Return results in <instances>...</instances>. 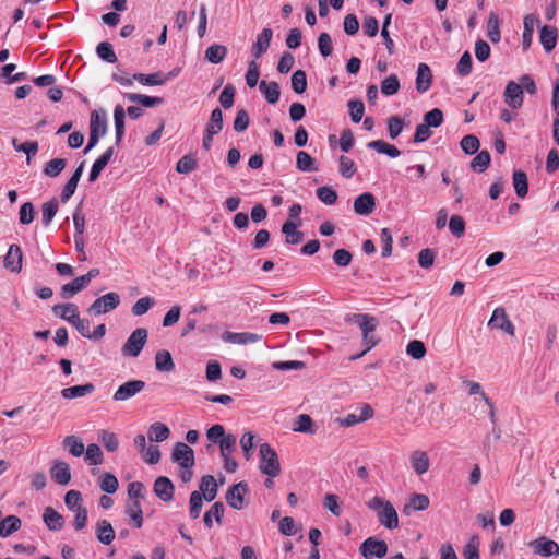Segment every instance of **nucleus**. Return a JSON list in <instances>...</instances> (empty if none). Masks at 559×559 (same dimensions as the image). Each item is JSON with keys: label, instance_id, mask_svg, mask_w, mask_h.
<instances>
[{"label": "nucleus", "instance_id": "5", "mask_svg": "<svg viewBox=\"0 0 559 559\" xmlns=\"http://www.w3.org/2000/svg\"><path fill=\"white\" fill-rule=\"evenodd\" d=\"M107 131V121L104 115L98 114V111L94 110L91 114L90 121V136L86 147L84 148V153L91 151L99 141V138L104 135Z\"/></svg>", "mask_w": 559, "mask_h": 559}, {"label": "nucleus", "instance_id": "23", "mask_svg": "<svg viewBox=\"0 0 559 559\" xmlns=\"http://www.w3.org/2000/svg\"><path fill=\"white\" fill-rule=\"evenodd\" d=\"M200 492L206 501H213L217 495V483L212 475H205L200 481Z\"/></svg>", "mask_w": 559, "mask_h": 559}, {"label": "nucleus", "instance_id": "6", "mask_svg": "<svg viewBox=\"0 0 559 559\" xmlns=\"http://www.w3.org/2000/svg\"><path fill=\"white\" fill-rule=\"evenodd\" d=\"M120 304V296L117 293H108L96 300L88 307L87 312L94 316L107 313L116 309Z\"/></svg>", "mask_w": 559, "mask_h": 559}, {"label": "nucleus", "instance_id": "51", "mask_svg": "<svg viewBox=\"0 0 559 559\" xmlns=\"http://www.w3.org/2000/svg\"><path fill=\"white\" fill-rule=\"evenodd\" d=\"M429 503L430 500L428 496L415 493L411 497L409 503L404 507L403 512L407 513L409 508H413L416 511H424L429 507Z\"/></svg>", "mask_w": 559, "mask_h": 559}, {"label": "nucleus", "instance_id": "9", "mask_svg": "<svg viewBox=\"0 0 559 559\" xmlns=\"http://www.w3.org/2000/svg\"><path fill=\"white\" fill-rule=\"evenodd\" d=\"M360 552L365 558H383L388 552V545L384 540L368 537L360 545Z\"/></svg>", "mask_w": 559, "mask_h": 559}, {"label": "nucleus", "instance_id": "60", "mask_svg": "<svg viewBox=\"0 0 559 559\" xmlns=\"http://www.w3.org/2000/svg\"><path fill=\"white\" fill-rule=\"evenodd\" d=\"M426 346L419 340L411 341L406 346V353L414 359H423L426 355Z\"/></svg>", "mask_w": 559, "mask_h": 559}, {"label": "nucleus", "instance_id": "25", "mask_svg": "<svg viewBox=\"0 0 559 559\" xmlns=\"http://www.w3.org/2000/svg\"><path fill=\"white\" fill-rule=\"evenodd\" d=\"M155 367L159 372H171L175 370V362L167 349H160L155 355Z\"/></svg>", "mask_w": 559, "mask_h": 559}, {"label": "nucleus", "instance_id": "3", "mask_svg": "<svg viewBox=\"0 0 559 559\" xmlns=\"http://www.w3.org/2000/svg\"><path fill=\"white\" fill-rule=\"evenodd\" d=\"M260 464L262 474L269 477H277L281 474V464L276 451L269 444H260Z\"/></svg>", "mask_w": 559, "mask_h": 559}, {"label": "nucleus", "instance_id": "21", "mask_svg": "<svg viewBox=\"0 0 559 559\" xmlns=\"http://www.w3.org/2000/svg\"><path fill=\"white\" fill-rule=\"evenodd\" d=\"M411 464L413 469L418 474L423 475L428 472L430 466V460L427 452L416 450L411 454Z\"/></svg>", "mask_w": 559, "mask_h": 559}, {"label": "nucleus", "instance_id": "28", "mask_svg": "<svg viewBox=\"0 0 559 559\" xmlns=\"http://www.w3.org/2000/svg\"><path fill=\"white\" fill-rule=\"evenodd\" d=\"M22 526V521L16 515H8L1 521L0 537L7 538L17 532Z\"/></svg>", "mask_w": 559, "mask_h": 559}, {"label": "nucleus", "instance_id": "55", "mask_svg": "<svg viewBox=\"0 0 559 559\" xmlns=\"http://www.w3.org/2000/svg\"><path fill=\"white\" fill-rule=\"evenodd\" d=\"M400 90V81L395 74H390L381 82V92L385 96L394 95Z\"/></svg>", "mask_w": 559, "mask_h": 559}, {"label": "nucleus", "instance_id": "29", "mask_svg": "<svg viewBox=\"0 0 559 559\" xmlns=\"http://www.w3.org/2000/svg\"><path fill=\"white\" fill-rule=\"evenodd\" d=\"M223 338L226 342H230L233 344H248L259 342L262 336L254 333H234V332H225Z\"/></svg>", "mask_w": 559, "mask_h": 559}, {"label": "nucleus", "instance_id": "36", "mask_svg": "<svg viewBox=\"0 0 559 559\" xmlns=\"http://www.w3.org/2000/svg\"><path fill=\"white\" fill-rule=\"evenodd\" d=\"M170 435L169 428L159 421L153 423L148 428V439L154 442H163Z\"/></svg>", "mask_w": 559, "mask_h": 559}, {"label": "nucleus", "instance_id": "35", "mask_svg": "<svg viewBox=\"0 0 559 559\" xmlns=\"http://www.w3.org/2000/svg\"><path fill=\"white\" fill-rule=\"evenodd\" d=\"M62 444L69 451V453L75 457L81 456L85 451L82 439L74 435L67 436L63 439Z\"/></svg>", "mask_w": 559, "mask_h": 559}, {"label": "nucleus", "instance_id": "1", "mask_svg": "<svg viewBox=\"0 0 559 559\" xmlns=\"http://www.w3.org/2000/svg\"><path fill=\"white\" fill-rule=\"evenodd\" d=\"M367 506L377 512L379 522L385 528L394 530L399 526L397 512L389 500L376 496L367 502Z\"/></svg>", "mask_w": 559, "mask_h": 559}, {"label": "nucleus", "instance_id": "18", "mask_svg": "<svg viewBox=\"0 0 559 559\" xmlns=\"http://www.w3.org/2000/svg\"><path fill=\"white\" fill-rule=\"evenodd\" d=\"M273 36V31L270 27L264 28L257 37L255 43L252 46V53L254 58H260L265 53L270 47Z\"/></svg>", "mask_w": 559, "mask_h": 559}, {"label": "nucleus", "instance_id": "16", "mask_svg": "<svg viewBox=\"0 0 559 559\" xmlns=\"http://www.w3.org/2000/svg\"><path fill=\"white\" fill-rule=\"evenodd\" d=\"M530 546L533 548L534 554L549 557L559 555V545L546 537H540L538 539L532 540Z\"/></svg>", "mask_w": 559, "mask_h": 559}, {"label": "nucleus", "instance_id": "12", "mask_svg": "<svg viewBox=\"0 0 559 559\" xmlns=\"http://www.w3.org/2000/svg\"><path fill=\"white\" fill-rule=\"evenodd\" d=\"M153 490L162 501L169 502L174 498L175 486L168 477L159 476L154 481Z\"/></svg>", "mask_w": 559, "mask_h": 559}, {"label": "nucleus", "instance_id": "4", "mask_svg": "<svg viewBox=\"0 0 559 559\" xmlns=\"http://www.w3.org/2000/svg\"><path fill=\"white\" fill-rule=\"evenodd\" d=\"M147 330L144 328L135 329L127 342L123 344L121 352L124 357L135 358L140 355L147 341Z\"/></svg>", "mask_w": 559, "mask_h": 559}, {"label": "nucleus", "instance_id": "59", "mask_svg": "<svg viewBox=\"0 0 559 559\" xmlns=\"http://www.w3.org/2000/svg\"><path fill=\"white\" fill-rule=\"evenodd\" d=\"M12 145L17 152H23L26 154L27 163L29 164L31 158L35 156L38 152V143L36 141L24 142L22 144H17L16 140H12Z\"/></svg>", "mask_w": 559, "mask_h": 559}, {"label": "nucleus", "instance_id": "61", "mask_svg": "<svg viewBox=\"0 0 559 559\" xmlns=\"http://www.w3.org/2000/svg\"><path fill=\"white\" fill-rule=\"evenodd\" d=\"M349 115L353 122L361 121L365 114V105L360 99H352L348 102Z\"/></svg>", "mask_w": 559, "mask_h": 559}, {"label": "nucleus", "instance_id": "11", "mask_svg": "<svg viewBox=\"0 0 559 559\" xmlns=\"http://www.w3.org/2000/svg\"><path fill=\"white\" fill-rule=\"evenodd\" d=\"M248 492V485L240 481L231 486L226 493V501L230 508L241 510L245 507L243 497Z\"/></svg>", "mask_w": 559, "mask_h": 559}, {"label": "nucleus", "instance_id": "2", "mask_svg": "<svg viewBox=\"0 0 559 559\" xmlns=\"http://www.w3.org/2000/svg\"><path fill=\"white\" fill-rule=\"evenodd\" d=\"M353 320L360 328V330L362 332V342L366 345V348H365V350H362V353L353 357V359H357V358L364 356L371 348H373L378 343V341L376 340V337L373 335V332L376 331V328H377V319L367 313H357V314H354Z\"/></svg>", "mask_w": 559, "mask_h": 559}, {"label": "nucleus", "instance_id": "37", "mask_svg": "<svg viewBox=\"0 0 559 559\" xmlns=\"http://www.w3.org/2000/svg\"><path fill=\"white\" fill-rule=\"evenodd\" d=\"M225 507L221 501L215 502L203 516V522L206 527L211 528L213 525L212 518H215L217 524H222V518L224 515Z\"/></svg>", "mask_w": 559, "mask_h": 559}, {"label": "nucleus", "instance_id": "62", "mask_svg": "<svg viewBox=\"0 0 559 559\" xmlns=\"http://www.w3.org/2000/svg\"><path fill=\"white\" fill-rule=\"evenodd\" d=\"M35 217V210L32 202H25L19 211V222L22 225H29Z\"/></svg>", "mask_w": 559, "mask_h": 559}, {"label": "nucleus", "instance_id": "56", "mask_svg": "<svg viewBox=\"0 0 559 559\" xmlns=\"http://www.w3.org/2000/svg\"><path fill=\"white\" fill-rule=\"evenodd\" d=\"M292 88L297 94H302L307 90V74L304 70H297L292 75Z\"/></svg>", "mask_w": 559, "mask_h": 559}, {"label": "nucleus", "instance_id": "24", "mask_svg": "<svg viewBox=\"0 0 559 559\" xmlns=\"http://www.w3.org/2000/svg\"><path fill=\"white\" fill-rule=\"evenodd\" d=\"M43 520L50 531H59L64 525L63 516L51 507L44 510Z\"/></svg>", "mask_w": 559, "mask_h": 559}, {"label": "nucleus", "instance_id": "34", "mask_svg": "<svg viewBox=\"0 0 559 559\" xmlns=\"http://www.w3.org/2000/svg\"><path fill=\"white\" fill-rule=\"evenodd\" d=\"M59 210V203L56 198L45 202L41 205V223L45 227H48Z\"/></svg>", "mask_w": 559, "mask_h": 559}, {"label": "nucleus", "instance_id": "38", "mask_svg": "<svg viewBox=\"0 0 559 559\" xmlns=\"http://www.w3.org/2000/svg\"><path fill=\"white\" fill-rule=\"evenodd\" d=\"M52 312L55 316H58L61 319L71 323L79 313V310L78 306L74 304H61L53 306Z\"/></svg>", "mask_w": 559, "mask_h": 559}, {"label": "nucleus", "instance_id": "63", "mask_svg": "<svg viewBox=\"0 0 559 559\" xmlns=\"http://www.w3.org/2000/svg\"><path fill=\"white\" fill-rule=\"evenodd\" d=\"M99 440L109 452H115L118 449L119 441L114 432L102 430L99 432Z\"/></svg>", "mask_w": 559, "mask_h": 559}, {"label": "nucleus", "instance_id": "54", "mask_svg": "<svg viewBox=\"0 0 559 559\" xmlns=\"http://www.w3.org/2000/svg\"><path fill=\"white\" fill-rule=\"evenodd\" d=\"M294 431L313 435L316 429L313 428L312 418L308 414L299 415L295 421Z\"/></svg>", "mask_w": 559, "mask_h": 559}, {"label": "nucleus", "instance_id": "45", "mask_svg": "<svg viewBox=\"0 0 559 559\" xmlns=\"http://www.w3.org/2000/svg\"><path fill=\"white\" fill-rule=\"evenodd\" d=\"M500 20L499 16L496 13H490L487 22V36L490 39L491 43H499L501 35H500Z\"/></svg>", "mask_w": 559, "mask_h": 559}, {"label": "nucleus", "instance_id": "64", "mask_svg": "<svg viewBox=\"0 0 559 559\" xmlns=\"http://www.w3.org/2000/svg\"><path fill=\"white\" fill-rule=\"evenodd\" d=\"M154 305V299L146 296L140 298L133 306H132V313L135 317H140L145 314Z\"/></svg>", "mask_w": 559, "mask_h": 559}, {"label": "nucleus", "instance_id": "7", "mask_svg": "<svg viewBox=\"0 0 559 559\" xmlns=\"http://www.w3.org/2000/svg\"><path fill=\"white\" fill-rule=\"evenodd\" d=\"M171 461L183 469L192 468L194 465V451L185 442H177L171 452Z\"/></svg>", "mask_w": 559, "mask_h": 559}, {"label": "nucleus", "instance_id": "27", "mask_svg": "<svg viewBox=\"0 0 559 559\" xmlns=\"http://www.w3.org/2000/svg\"><path fill=\"white\" fill-rule=\"evenodd\" d=\"M259 90L264 95L269 104H276L280 99V86L275 81L267 82L262 80L259 83Z\"/></svg>", "mask_w": 559, "mask_h": 559}, {"label": "nucleus", "instance_id": "48", "mask_svg": "<svg viewBox=\"0 0 559 559\" xmlns=\"http://www.w3.org/2000/svg\"><path fill=\"white\" fill-rule=\"evenodd\" d=\"M126 513L129 515L131 521L133 522V525L136 528L142 527L143 525V512L141 504L138 500L132 501L130 504L126 508Z\"/></svg>", "mask_w": 559, "mask_h": 559}, {"label": "nucleus", "instance_id": "50", "mask_svg": "<svg viewBox=\"0 0 559 559\" xmlns=\"http://www.w3.org/2000/svg\"><path fill=\"white\" fill-rule=\"evenodd\" d=\"M491 157L488 151L479 152L471 162L474 171L484 173L490 165Z\"/></svg>", "mask_w": 559, "mask_h": 559}, {"label": "nucleus", "instance_id": "20", "mask_svg": "<svg viewBox=\"0 0 559 559\" xmlns=\"http://www.w3.org/2000/svg\"><path fill=\"white\" fill-rule=\"evenodd\" d=\"M432 74L430 68L426 63H419L416 76V90L419 93H425L431 86Z\"/></svg>", "mask_w": 559, "mask_h": 559}, {"label": "nucleus", "instance_id": "13", "mask_svg": "<svg viewBox=\"0 0 559 559\" xmlns=\"http://www.w3.org/2000/svg\"><path fill=\"white\" fill-rule=\"evenodd\" d=\"M353 207L358 215H369L376 209V198L371 192H365L354 200Z\"/></svg>", "mask_w": 559, "mask_h": 559}, {"label": "nucleus", "instance_id": "49", "mask_svg": "<svg viewBox=\"0 0 559 559\" xmlns=\"http://www.w3.org/2000/svg\"><path fill=\"white\" fill-rule=\"evenodd\" d=\"M314 158H312L307 152L299 151L297 153L296 167L300 171H317Z\"/></svg>", "mask_w": 559, "mask_h": 559}, {"label": "nucleus", "instance_id": "58", "mask_svg": "<svg viewBox=\"0 0 559 559\" xmlns=\"http://www.w3.org/2000/svg\"><path fill=\"white\" fill-rule=\"evenodd\" d=\"M195 168L197 158L191 154L182 156L176 165V171L179 174H189L192 173Z\"/></svg>", "mask_w": 559, "mask_h": 559}, {"label": "nucleus", "instance_id": "32", "mask_svg": "<svg viewBox=\"0 0 559 559\" xmlns=\"http://www.w3.org/2000/svg\"><path fill=\"white\" fill-rule=\"evenodd\" d=\"M87 278H84L83 275L75 277L72 282L64 284L61 287V296L63 298H71L82 289H84L88 284L86 282Z\"/></svg>", "mask_w": 559, "mask_h": 559}, {"label": "nucleus", "instance_id": "46", "mask_svg": "<svg viewBox=\"0 0 559 559\" xmlns=\"http://www.w3.org/2000/svg\"><path fill=\"white\" fill-rule=\"evenodd\" d=\"M223 124V112L219 108H215L211 112L210 120L206 124L205 131L216 135L222 131Z\"/></svg>", "mask_w": 559, "mask_h": 559}, {"label": "nucleus", "instance_id": "40", "mask_svg": "<svg viewBox=\"0 0 559 559\" xmlns=\"http://www.w3.org/2000/svg\"><path fill=\"white\" fill-rule=\"evenodd\" d=\"M126 110L121 105H117L114 110V120L116 128V144L118 145L124 134Z\"/></svg>", "mask_w": 559, "mask_h": 559}, {"label": "nucleus", "instance_id": "43", "mask_svg": "<svg viewBox=\"0 0 559 559\" xmlns=\"http://www.w3.org/2000/svg\"><path fill=\"white\" fill-rule=\"evenodd\" d=\"M538 20L533 15V14H528L526 16H524V21H523V48L524 49H528L530 46H531V43H532V36H533V33H534V26H535V23L537 22Z\"/></svg>", "mask_w": 559, "mask_h": 559}, {"label": "nucleus", "instance_id": "52", "mask_svg": "<svg viewBox=\"0 0 559 559\" xmlns=\"http://www.w3.org/2000/svg\"><path fill=\"white\" fill-rule=\"evenodd\" d=\"M97 56L108 63L117 62V56L110 43L102 41L96 47Z\"/></svg>", "mask_w": 559, "mask_h": 559}, {"label": "nucleus", "instance_id": "22", "mask_svg": "<svg viewBox=\"0 0 559 559\" xmlns=\"http://www.w3.org/2000/svg\"><path fill=\"white\" fill-rule=\"evenodd\" d=\"M96 537L99 543L110 545L115 539V530L109 521L99 520L96 524Z\"/></svg>", "mask_w": 559, "mask_h": 559}, {"label": "nucleus", "instance_id": "33", "mask_svg": "<svg viewBox=\"0 0 559 559\" xmlns=\"http://www.w3.org/2000/svg\"><path fill=\"white\" fill-rule=\"evenodd\" d=\"M367 146L380 154H385L391 158H396L401 155V151L392 144L386 143L383 140L370 141Z\"/></svg>", "mask_w": 559, "mask_h": 559}, {"label": "nucleus", "instance_id": "41", "mask_svg": "<svg viewBox=\"0 0 559 559\" xmlns=\"http://www.w3.org/2000/svg\"><path fill=\"white\" fill-rule=\"evenodd\" d=\"M133 79L143 85H163L167 82V78L162 72L151 74L135 73Z\"/></svg>", "mask_w": 559, "mask_h": 559}, {"label": "nucleus", "instance_id": "53", "mask_svg": "<svg viewBox=\"0 0 559 559\" xmlns=\"http://www.w3.org/2000/svg\"><path fill=\"white\" fill-rule=\"evenodd\" d=\"M67 166V159L55 158L46 163L44 167V174L48 177H57Z\"/></svg>", "mask_w": 559, "mask_h": 559}, {"label": "nucleus", "instance_id": "57", "mask_svg": "<svg viewBox=\"0 0 559 559\" xmlns=\"http://www.w3.org/2000/svg\"><path fill=\"white\" fill-rule=\"evenodd\" d=\"M461 148L467 155H473L478 152L480 143L476 135H465L460 142Z\"/></svg>", "mask_w": 559, "mask_h": 559}, {"label": "nucleus", "instance_id": "19", "mask_svg": "<svg viewBox=\"0 0 559 559\" xmlns=\"http://www.w3.org/2000/svg\"><path fill=\"white\" fill-rule=\"evenodd\" d=\"M558 32L555 26L544 25L539 32V40L546 52H550L557 44Z\"/></svg>", "mask_w": 559, "mask_h": 559}, {"label": "nucleus", "instance_id": "39", "mask_svg": "<svg viewBox=\"0 0 559 559\" xmlns=\"http://www.w3.org/2000/svg\"><path fill=\"white\" fill-rule=\"evenodd\" d=\"M124 97L132 103H138L144 107H154L160 105L164 99L162 97H153L143 94L127 93Z\"/></svg>", "mask_w": 559, "mask_h": 559}, {"label": "nucleus", "instance_id": "8", "mask_svg": "<svg viewBox=\"0 0 559 559\" xmlns=\"http://www.w3.org/2000/svg\"><path fill=\"white\" fill-rule=\"evenodd\" d=\"M504 103L512 109H519L524 102V92L521 84L515 81H509L503 92Z\"/></svg>", "mask_w": 559, "mask_h": 559}, {"label": "nucleus", "instance_id": "10", "mask_svg": "<svg viewBox=\"0 0 559 559\" xmlns=\"http://www.w3.org/2000/svg\"><path fill=\"white\" fill-rule=\"evenodd\" d=\"M145 388V382L142 380H131L121 384L114 393L112 399L116 402H124L135 396Z\"/></svg>", "mask_w": 559, "mask_h": 559}, {"label": "nucleus", "instance_id": "47", "mask_svg": "<svg viewBox=\"0 0 559 559\" xmlns=\"http://www.w3.org/2000/svg\"><path fill=\"white\" fill-rule=\"evenodd\" d=\"M99 488L106 493H115L118 490L119 481L111 473H104L98 480Z\"/></svg>", "mask_w": 559, "mask_h": 559}, {"label": "nucleus", "instance_id": "44", "mask_svg": "<svg viewBox=\"0 0 559 559\" xmlns=\"http://www.w3.org/2000/svg\"><path fill=\"white\" fill-rule=\"evenodd\" d=\"M85 462L88 465H100L104 462L102 449L96 443H90L85 450Z\"/></svg>", "mask_w": 559, "mask_h": 559}, {"label": "nucleus", "instance_id": "15", "mask_svg": "<svg viewBox=\"0 0 559 559\" xmlns=\"http://www.w3.org/2000/svg\"><path fill=\"white\" fill-rule=\"evenodd\" d=\"M23 253L19 245H11L4 257V266L13 273H20L22 270Z\"/></svg>", "mask_w": 559, "mask_h": 559}, {"label": "nucleus", "instance_id": "30", "mask_svg": "<svg viewBox=\"0 0 559 559\" xmlns=\"http://www.w3.org/2000/svg\"><path fill=\"white\" fill-rule=\"evenodd\" d=\"M227 47L219 44H213L206 48L204 58L213 64L221 63L227 56Z\"/></svg>", "mask_w": 559, "mask_h": 559}, {"label": "nucleus", "instance_id": "17", "mask_svg": "<svg viewBox=\"0 0 559 559\" xmlns=\"http://www.w3.org/2000/svg\"><path fill=\"white\" fill-rule=\"evenodd\" d=\"M50 475L55 483L66 486L71 480L70 465L64 461H55L50 468Z\"/></svg>", "mask_w": 559, "mask_h": 559}, {"label": "nucleus", "instance_id": "14", "mask_svg": "<svg viewBox=\"0 0 559 559\" xmlns=\"http://www.w3.org/2000/svg\"><path fill=\"white\" fill-rule=\"evenodd\" d=\"M488 324L489 325L492 324L496 329H499L511 336L514 335V325L509 320V318L506 313V310L503 308H496L493 310Z\"/></svg>", "mask_w": 559, "mask_h": 559}, {"label": "nucleus", "instance_id": "31", "mask_svg": "<svg viewBox=\"0 0 559 559\" xmlns=\"http://www.w3.org/2000/svg\"><path fill=\"white\" fill-rule=\"evenodd\" d=\"M94 390H95V386L93 383H86L83 385H74V386L66 388L61 391V395L63 399L72 400V399L82 397L87 394H91L92 392H94Z\"/></svg>", "mask_w": 559, "mask_h": 559}, {"label": "nucleus", "instance_id": "42", "mask_svg": "<svg viewBox=\"0 0 559 559\" xmlns=\"http://www.w3.org/2000/svg\"><path fill=\"white\" fill-rule=\"evenodd\" d=\"M513 187L519 198H524L528 191L527 176L522 170H515L513 173Z\"/></svg>", "mask_w": 559, "mask_h": 559}, {"label": "nucleus", "instance_id": "26", "mask_svg": "<svg viewBox=\"0 0 559 559\" xmlns=\"http://www.w3.org/2000/svg\"><path fill=\"white\" fill-rule=\"evenodd\" d=\"M299 224L294 223L290 219H287L282 226V233L286 235V243L288 245H297L302 241L304 233L297 230V226Z\"/></svg>", "mask_w": 559, "mask_h": 559}]
</instances>
